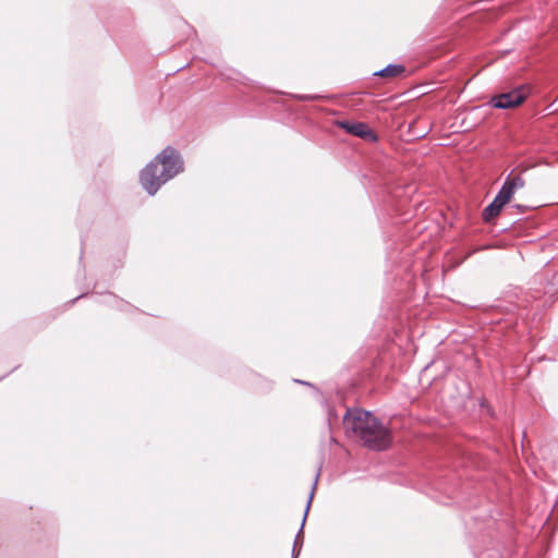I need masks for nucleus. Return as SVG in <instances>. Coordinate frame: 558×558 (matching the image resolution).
Here are the masks:
<instances>
[{"label":"nucleus","mask_w":558,"mask_h":558,"mask_svg":"<svg viewBox=\"0 0 558 558\" xmlns=\"http://www.w3.org/2000/svg\"><path fill=\"white\" fill-rule=\"evenodd\" d=\"M342 424L345 436L368 450L386 451L391 447V430L368 411L359 408L348 409Z\"/></svg>","instance_id":"nucleus-1"},{"label":"nucleus","mask_w":558,"mask_h":558,"mask_svg":"<svg viewBox=\"0 0 558 558\" xmlns=\"http://www.w3.org/2000/svg\"><path fill=\"white\" fill-rule=\"evenodd\" d=\"M181 171L183 161L180 155L175 149L167 147L143 169L141 184L149 195H155L162 184Z\"/></svg>","instance_id":"nucleus-2"},{"label":"nucleus","mask_w":558,"mask_h":558,"mask_svg":"<svg viewBox=\"0 0 558 558\" xmlns=\"http://www.w3.org/2000/svg\"><path fill=\"white\" fill-rule=\"evenodd\" d=\"M525 98L526 93L523 87H520L493 97L490 102L495 108L509 109L519 106Z\"/></svg>","instance_id":"nucleus-3"},{"label":"nucleus","mask_w":558,"mask_h":558,"mask_svg":"<svg viewBox=\"0 0 558 558\" xmlns=\"http://www.w3.org/2000/svg\"><path fill=\"white\" fill-rule=\"evenodd\" d=\"M338 125L347 133L369 142H376L378 138L374 131L364 122L340 121Z\"/></svg>","instance_id":"nucleus-4"},{"label":"nucleus","mask_w":558,"mask_h":558,"mask_svg":"<svg viewBox=\"0 0 558 558\" xmlns=\"http://www.w3.org/2000/svg\"><path fill=\"white\" fill-rule=\"evenodd\" d=\"M320 470H322V465L318 466V470H317L316 475H315L314 483L312 485V489H311V494H310V497H308V500H307V504H306V508H305V511H304L302 524H301V527H300V530H299V532H298V534L295 536V541H294V545H293L295 547H296L299 542L302 544L303 539H304L303 529H304V524H305V521H306V518H307V513L310 511V507H311V504H312V500H313V497H314V493H315V489H316L318 477L320 475Z\"/></svg>","instance_id":"nucleus-5"},{"label":"nucleus","mask_w":558,"mask_h":558,"mask_svg":"<svg viewBox=\"0 0 558 558\" xmlns=\"http://www.w3.org/2000/svg\"><path fill=\"white\" fill-rule=\"evenodd\" d=\"M505 204L506 203L502 199H500L498 195H496L494 201L484 209L483 219L485 221L492 220L500 213Z\"/></svg>","instance_id":"nucleus-6"},{"label":"nucleus","mask_w":558,"mask_h":558,"mask_svg":"<svg viewBox=\"0 0 558 558\" xmlns=\"http://www.w3.org/2000/svg\"><path fill=\"white\" fill-rule=\"evenodd\" d=\"M404 72L403 65L400 64H389L385 69L375 72V75L385 76V77H397Z\"/></svg>","instance_id":"nucleus-7"},{"label":"nucleus","mask_w":558,"mask_h":558,"mask_svg":"<svg viewBox=\"0 0 558 558\" xmlns=\"http://www.w3.org/2000/svg\"><path fill=\"white\" fill-rule=\"evenodd\" d=\"M513 194L514 192L504 183L497 195L507 204L512 198Z\"/></svg>","instance_id":"nucleus-8"},{"label":"nucleus","mask_w":558,"mask_h":558,"mask_svg":"<svg viewBox=\"0 0 558 558\" xmlns=\"http://www.w3.org/2000/svg\"><path fill=\"white\" fill-rule=\"evenodd\" d=\"M510 182L517 190L524 186V180L520 175L510 177Z\"/></svg>","instance_id":"nucleus-9"},{"label":"nucleus","mask_w":558,"mask_h":558,"mask_svg":"<svg viewBox=\"0 0 558 558\" xmlns=\"http://www.w3.org/2000/svg\"><path fill=\"white\" fill-rule=\"evenodd\" d=\"M505 184L508 185L514 193L518 191L510 182V177H508L505 181Z\"/></svg>","instance_id":"nucleus-10"},{"label":"nucleus","mask_w":558,"mask_h":558,"mask_svg":"<svg viewBox=\"0 0 558 558\" xmlns=\"http://www.w3.org/2000/svg\"><path fill=\"white\" fill-rule=\"evenodd\" d=\"M300 550H301V549H296V547H295V546H293V548H292V554H291V556H292V557H291V558H298V557H299V555H300Z\"/></svg>","instance_id":"nucleus-11"}]
</instances>
